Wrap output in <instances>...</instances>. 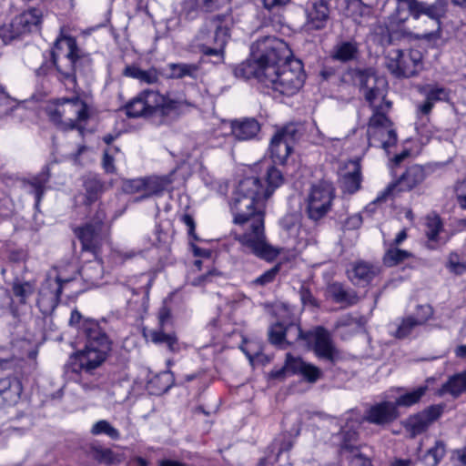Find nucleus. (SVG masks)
Wrapping results in <instances>:
<instances>
[{
  "label": "nucleus",
  "mask_w": 466,
  "mask_h": 466,
  "mask_svg": "<svg viewBox=\"0 0 466 466\" xmlns=\"http://www.w3.org/2000/svg\"><path fill=\"white\" fill-rule=\"evenodd\" d=\"M252 57L239 64L235 76L257 78L265 86L282 95L292 96L303 86L302 63L291 58L288 44L275 36L258 39L251 46Z\"/></svg>",
  "instance_id": "f257e3e1"
},
{
  "label": "nucleus",
  "mask_w": 466,
  "mask_h": 466,
  "mask_svg": "<svg viewBox=\"0 0 466 466\" xmlns=\"http://www.w3.org/2000/svg\"><path fill=\"white\" fill-rule=\"evenodd\" d=\"M271 195V190L263 189L258 177H250L239 181L229 203L233 222L239 228L233 232L235 239L252 254L267 260L279 254V249L267 242L264 229L263 209Z\"/></svg>",
  "instance_id": "f03ea898"
},
{
  "label": "nucleus",
  "mask_w": 466,
  "mask_h": 466,
  "mask_svg": "<svg viewBox=\"0 0 466 466\" xmlns=\"http://www.w3.org/2000/svg\"><path fill=\"white\" fill-rule=\"evenodd\" d=\"M350 75L372 111L367 128L369 144L387 151L398 140L393 123L388 116L392 106L386 99L388 83L384 77L376 75L372 68H354L350 71Z\"/></svg>",
  "instance_id": "7ed1b4c3"
},
{
  "label": "nucleus",
  "mask_w": 466,
  "mask_h": 466,
  "mask_svg": "<svg viewBox=\"0 0 466 466\" xmlns=\"http://www.w3.org/2000/svg\"><path fill=\"white\" fill-rule=\"evenodd\" d=\"M52 62L44 63L36 69L37 76H46L54 66L57 72V78L68 89L76 90L77 76H86L91 68V58L81 54L76 46V39L71 36L58 38L51 53Z\"/></svg>",
  "instance_id": "20e7f679"
},
{
  "label": "nucleus",
  "mask_w": 466,
  "mask_h": 466,
  "mask_svg": "<svg viewBox=\"0 0 466 466\" xmlns=\"http://www.w3.org/2000/svg\"><path fill=\"white\" fill-rule=\"evenodd\" d=\"M193 104L182 98H169L155 89H145L125 106L128 117H146L164 124L185 113Z\"/></svg>",
  "instance_id": "39448f33"
},
{
  "label": "nucleus",
  "mask_w": 466,
  "mask_h": 466,
  "mask_svg": "<svg viewBox=\"0 0 466 466\" xmlns=\"http://www.w3.org/2000/svg\"><path fill=\"white\" fill-rule=\"evenodd\" d=\"M80 329L86 341L85 349L78 353L77 360L80 369L91 373L106 361L112 350V340L96 320H85Z\"/></svg>",
  "instance_id": "423d86ee"
},
{
  "label": "nucleus",
  "mask_w": 466,
  "mask_h": 466,
  "mask_svg": "<svg viewBox=\"0 0 466 466\" xmlns=\"http://www.w3.org/2000/svg\"><path fill=\"white\" fill-rule=\"evenodd\" d=\"M232 17L228 14L216 15L207 20L197 35L200 52L215 59L213 63L224 61L225 46L229 38Z\"/></svg>",
  "instance_id": "0eeeda50"
},
{
  "label": "nucleus",
  "mask_w": 466,
  "mask_h": 466,
  "mask_svg": "<svg viewBox=\"0 0 466 466\" xmlns=\"http://www.w3.org/2000/svg\"><path fill=\"white\" fill-rule=\"evenodd\" d=\"M48 115L51 121L63 129L82 127L81 124L89 117L87 105L77 96L58 99Z\"/></svg>",
  "instance_id": "6e6552de"
},
{
  "label": "nucleus",
  "mask_w": 466,
  "mask_h": 466,
  "mask_svg": "<svg viewBox=\"0 0 466 466\" xmlns=\"http://www.w3.org/2000/svg\"><path fill=\"white\" fill-rule=\"evenodd\" d=\"M359 425V419H353L352 415H350L345 425L341 427V431L339 433L341 439V461L343 464L348 463V466H371L370 459L356 446L358 440L357 428Z\"/></svg>",
  "instance_id": "1a4fd4ad"
},
{
  "label": "nucleus",
  "mask_w": 466,
  "mask_h": 466,
  "mask_svg": "<svg viewBox=\"0 0 466 466\" xmlns=\"http://www.w3.org/2000/svg\"><path fill=\"white\" fill-rule=\"evenodd\" d=\"M407 8L414 19H419L421 15L430 19L431 30L416 34V38L431 43H435L441 38V18L445 14V6L441 2L429 4L414 0Z\"/></svg>",
  "instance_id": "9d476101"
},
{
  "label": "nucleus",
  "mask_w": 466,
  "mask_h": 466,
  "mask_svg": "<svg viewBox=\"0 0 466 466\" xmlns=\"http://www.w3.org/2000/svg\"><path fill=\"white\" fill-rule=\"evenodd\" d=\"M385 65L397 77H413L423 67L422 54L418 49H393L386 56Z\"/></svg>",
  "instance_id": "9b49d317"
},
{
  "label": "nucleus",
  "mask_w": 466,
  "mask_h": 466,
  "mask_svg": "<svg viewBox=\"0 0 466 466\" xmlns=\"http://www.w3.org/2000/svg\"><path fill=\"white\" fill-rule=\"evenodd\" d=\"M334 189L328 182L312 185L305 200L304 212L308 218L318 222L325 218L331 209Z\"/></svg>",
  "instance_id": "f8f14e48"
},
{
  "label": "nucleus",
  "mask_w": 466,
  "mask_h": 466,
  "mask_svg": "<svg viewBox=\"0 0 466 466\" xmlns=\"http://www.w3.org/2000/svg\"><path fill=\"white\" fill-rule=\"evenodd\" d=\"M42 12L31 8L11 19L8 23L0 18V37L5 43L23 35L37 32L42 23Z\"/></svg>",
  "instance_id": "ddd939ff"
},
{
  "label": "nucleus",
  "mask_w": 466,
  "mask_h": 466,
  "mask_svg": "<svg viewBox=\"0 0 466 466\" xmlns=\"http://www.w3.org/2000/svg\"><path fill=\"white\" fill-rule=\"evenodd\" d=\"M76 273V270L74 269L69 277H66L62 272H59L55 279L50 277L46 279L39 290L37 299V305L43 313L47 314L56 308L63 286L74 280Z\"/></svg>",
  "instance_id": "4468645a"
},
{
  "label": "nucleus",
  "mask_w": 466,
  "mask_h": 466,
  "mask_svg": "<svg viewBox=\"0 0 466 466\" xmlns=\"http://www.w3.org/2000/svg\"><path fill=\"white\" fill-rule=\"evenodd\" d=\"M300 136V127L297 124H288L279 129L272 137L270 143L273 162L284 164L293 149V145Z\"/></svg>",
  "instance_id": "2eb2a0df"
},
{
  "label": "nucleus",
  "mask_w": 466,
  "mask_h": 466,
  "mask_svg": "<svg viewBox=\"0 0 466 466\" xmlns=\"http://www.w3.org/2000/svg\"><path fill=\"white\" fill-rule=\"evenodd\" d=\"M426 172L422 166L412 165L409 167L400 177L389 184L374 200V203H381L398 192L410 191L424 181Z\"/></svg>",
  "instance_id": "dca6fc26"
},
{
  "label": "nucleus",
  "mask_w": 466,
  "mask_h": 466,
  "mask_svg": "<svg viewBox=\"0 0 466 466\" xmlns=\"http://www.w3.org/2000/svg\"><path fill=\"white\" fill-rule=\"evenodd\" d=\"M433 314L432 308L430 305H420L417 308L415 313L402 318L395 324L396 330L392 335L397 339H405L420 326L424 325Z\"/></svg>",
  "instance_id": "f3484780"
},
{
  "label": "nucleus",
  "mask_w": 466,
  "mask_h": 466,
  "mask_svg": "<svg viewBox=\"0 0 466 466\" xmlns=\"http://www.w3.org/2000/svg\"><path fill=\"white\" fill-rule=\"evenodd\" d=\"M417 90L424 96V101L418 106V112L424 116L431 112L437 102L445 101L449 97V91L438 84L420 85Z\"/></svg>",
  "instance_id": "a211bd4d"
},
{
  "label": "nucleus",
  "mask_w": 466,
  "mask_h": 466,
  "mask_svg": "<svg viewBox=\"0 0 466 466\" xmlns=\"http://www.w3.org/2000/svg\"><path fill=\"white\" fill-rule=\"evenodd\" d=\"M443 408L433 405L425 410L409 418L407 426L413 436L424 432L429 426L440 418Z\"/></svg>",
  "instance_id": "6ab92c4d"
},
{
  "label": "nucleus",
  "mask_w": 466,
  "mask_h": 466,
  "mask_svg": "<svg viewBox=\"0 0 466 466\" xmlns=\"http://www.w3.org/2000/svg\"><path fill=\"white\" fill-rule=\"evenodd\" d=\"M399 416L396 404L391 401H382L371 406L364 419L373 424L385 425L395 420Z\"/></svg>",
  "instance_id": "aec40b11"
},
{
  "label": "nucleus",
  "mask_w": 466,
  "mask_h": 466,
  "mask_svg": "<svg viewBox=\"0 0 466 466\" xmlns=\"http://www.w3.org/2000/svg\"><path fill=\"white\" fill-rule=\"evenodd\" d=\"M309 336L314 340V350L319 358L334 361L338 356L330 334L323 328L319 327Z\"/></svg>",
  "instance_id": "412c9836"
},
{
  "label": "nucleus",
  "mask_w": 466,
  "mask_h": 466,
  "mask_svg": "<svg viewBox=\"0 0 466 466\" xmlns=\"http://www.w3.org/2000/svg\"><path fill=\"white\" fill-rule=\"evenodd\" d=\"M329 17V9L324 0H315L307 10L305 28L308 31L323 29Z\"/></svg>",
  "instance_id": "4be33fe9"
},
{
  "label": "nucleus",
  "mask_w": 466,
  "mask_h": 466,
  "mask_svg": "<svg viewBox=\"0 0 466 466\" xmlns=\"http://www.w3.org/2000/svg\"><path fill=\"white\" fill-rule=\"evenodd\" d=\"M101 223H87L85 226L76 229V235L82 243L84 251H90L96 256L100 245L99 232L101 230Z\"/></svg>",
  "instance_id": "5701e85b"
},
{
  "label": "nucleus",
  "mask_w": 466,
  "mask_h": 466,
  "mask_svg": "<svg viewBox=\"0 0 466 466\" xmlns=\"http://www.w3.org/2000/svg\"><path fill=\"white\" fill-rule=\"evenodd\" d=\"M380 273V268L365 261L351 264L348 270L350 280L358 286H366Z\"/></svg>",
  "instance_id": "b1692460"
},
{
  "label": "nucleus",
  "mask_w": 466,
  "mask_h": 466,
  "mask_svg": "<svg viewBox=\"0 0 466 466\" xmlns=\"http://www.w3.org/2000/svg\"><path fill=\"white\" fill-rule=\"evenodd\" d=\"M230 127L231 134L239 141L254 139L260 131V124L253 117L232 120Z\"/></svg>",
  "instance_id": "393cba45"
},
{
  "label": "nucleus",
  "mask_w": 466,
  "mask_h": 466,
  "mask_svg": "<svg viewBox=\"0 0 466 466\" xmlns=\"http://www.w3.org/2000/svg\"><path fill=\"white\" fill-rule=\"evenodd\" d=\"M359 53V44L355 40H339L334 45L330 57L333 60L347 63L356 60Z\"/></svg>",
  "instance_id": "a878e982"
},
{
  "label": "nucleus",
  "mask_w": 466,
  "mask_h": 466,
  "mask_svg": "<svg viewBox=\"0 0 466 466\" xmlns=\"http://www.w3.org/2000/svg\"><path fill=\"white\" fill-rule=\"evenodd\" d=\"M22 392L20 380L15 377H6L0 380V397L6 405L16 403Z\"/></svg>",
  "instance_id": "bb28decb"
},
{
  "label": "nucleus",
  "mask_w": 466,
  "mask_h": 466,
  "mask_svg": "<svg viewBox=\"0 0 466 466\" xmlns=\"http://www.w3.org/2000/svg\"><path fill=\"white\" fill-rule=\"evenodd\" d=\"M123 76L137 79L140 84L154 85L159 82V73L155 67L143 70L137 66H127L123 70Z\"/></svg>",
  "instance_id": "cd10ccee"
},
{
  "label": "nucleus",
  "mask_w": 466,
  "mask_h": 466,
  "mask_svg": "<svg viewBox=\"0 0 466 466\" xmlns=\"http://www.w3.org/2000/svg\"><path fill=\"white\" fill-rule=\"evenodd\" d=\"M349 166V171L341 176V187L343 191L353 194L360 187V164L359 160H352Z\"/></svg>",
  "instance_id": "c85d7f7f"
},
{
  "label": "nucleus",
  "mask_w": 466,
  "mask_h": 466,
  "mask_svg": "<svg viewBox=\"0 0 466 466\" xmlns=\"http://www.w3.org/2000/svg\"><path fill=\"white\" fill-rule=\"evenodd\" d=\"M145 193L138 198L145 199L153 196L161 195L172 183L170 176H151L144 177Z\"/></svg>",
  "instance_id": "c756f323"
},
{
  "label": "nucleus",
  "mask_w": 466,
  "mask_h": 466,
  "mask_svg": "<svg viewBox=\"0 0 466 466\" xmlns=\"http://www.w3.org/2000/svg\"><path fill=\"white\" fill-rule=\"evenodd\" d=\"M291 335L295 339L301 338L302 331L300 328L297 325H289L285 328L282 324L276 323L270 327L268 331L269 340L275 345L281 344L285 339Z\"/></svg>",
  "instance_id": "7c9ffc66"
},
{
  "label": "nucleus",
  "mask_w": 466,
  "mask_h": 466,
  "mask_svg": "<svg viewBox=\"0 0 466 466\" xmlns=\"http://www.w3.org/2000/svg\"><path fill=\"white\" fill-rule=\"evenodd\" d=\"M305 363L300 358H296L288 353L284 366L273 370L270 372V377L276 380H283L288 375L300 374Z\"/></svg>",
  "instance_id": "2f4dec72"
},
{
  "label": "nucleus",
  "mask_w": 466,
  "mask_h": 466,
  "mask_svg": "<svg viewBox=\"0 0 466 466\" xmlns=\"http://www.w3.org/2000/svg\"><path fill=\"white\" fill-rule=\"evenodd\" d=\"M466 391V370L457 373L449 378V380L439 390V395L445 393L451 394L453 398H458Z\"/></svg>",
  "instance_id": "473e14b6"
},
{
  "label": "nucleus",
  "mask_w": 466,
  "mask_h": 466,
  "mask_svg": "<svg viewBox=\"0 0 466 466\" xmlns=\"http://www.w3.org/2000/svg\"><path fill=\"white\" fill-rule=\"evenodd\" d=\"M85 204L89 206L96 202L105 191V183L96 177H90L84 181Z\"/></svg>",
  "instance_id": "72a5a7b5"
},
{
  "label": "nucleus",
  "mask_w": 466,
  "mask_h": 466,
  "mask_svg": "<svg viewBox=\"0 0 466 466\" xmlns=\"http://www.w3.org/2000/svg\"><path fill=\"white\" fill-rule=\"evenodd\" d=\"M82 278L91 285H97L104 276V268L101 260L95 259L85 264L78 272Z\"/></svg>",
  "instance_id": "f704fd0d"
},
{
  "label": "nucleus",
  "mask_w": 466,
  "mask_h": 466,
  "mask_svg": "<svg viewBox=\"0 0 466 466\" xmlns=\"http://www.w3.org/2000/svg\"><path fill=\"white\" fill-rule=\"evenodd\" d=\"M169 78L181 79L187 76L196 78L199 67L196 64L170 63L167 66Z\"/></svg>",
  "instance_id": "c9c22d12"
},
{
  "label": "nucleus",
  "mask_w": 466,
  "mask_h": 466,
  "mask_svg": "<svg viewBox=\"0 0 466 466\" xmlns=\"http://www.w3.org/2000/svg\"><path fill=\"white\" fill-rule=\"evenodd\" d=\"M174 384L173 374L170 371L161 372L153 377L148 382V389L153 394L167 392Z\"/></svg>",
  "instance_id": "e433bc0d"
},
{
  "label": "nucleus",
  "mask_w": 466,
  "mask_h": 466,
  "mask_svg": "<svg viewBox=\"0 0 466 466\" xmlns=\"http://www.w3.org/2000/svg\"><path fill=\"white\" fill-rule=\"evenodd\" d=\"M150 340L155 344H164L167 349L175 352L178 350L177 338L175 333H167L164 328L153 329L149 333Z\"/></svg>",
  "instance_id": "4c0bfd02"
},
{
  "label": "nucleus",
  "mask_w": 466,
  "mask_h": 466,
  "mask_svg": "<svg viewBox=\"0 0 466 466\" xmlns=\"http://www.w3.org/2000/svg\"><path fill=\"white\" fill-rule=\"evenodd\" d=\"M330 297L339 303H348L353 305L358 301L355 292H348L340 283H332L328 289Z\"/></svg>",
  "instance_id": "58836bf2"
},
{
  "label": "nucleus",
  "mask_w": 466,
  "mask_h": 466,
  "mask_svg": "<svg viewBox=\"0 0 466 466\" xmlns=\"http://www.w3.org/2000/svg\"><path fill=\"white\" fill-rule=\"evenodd\" d=\"M445 444L441 441H437L435 445L429 449L421 458V462L425 466H436L445 455Z\"/></svg>",
  "instance_id": "ea45409f"
},
{
  "label": "nucleus",
  "mask_w": 466,
  "mask_h": 466,
  "mask_svg": "<svg viewBox=\"0 0 466 466\" xmlns=\"http://www.w3.org/2000/svg\"><path fill=\"white\" fill-rule=\"evenodd\" d=\"M48 179L49 173L46 168L28 181V184L31 186L33 193L35 194L36 207L39 205L45 193L46 184L48 182Z\"/></svg>",
  "instance_id": "a19ab883"
},
{
  "label": "nucleus",
  "mask_w": 466,
  "mask_h": 466,
  "mask_svg": "<svg viewBox=\"0 0 466 466\" xmlns=\"http://www.w3.org/2000/svg\"><path fill=\"white\" fill-rule=\"evenodd\" d=\"M411 257L412 254L410 252L397 248L395 246H390L383 256V263L387 267H394Z\"/></svg>",
  "instance_id": "79ce46f5"
},
{
  "label": "nucleus",
  "mask_w": 466,
  "mask_h": 466,
  "mask_svg": "<svg viewBox=\"0 0 466 466\" xmlns=\"http://www.w3.org/2000/svg\"><path fill=\"white\" fill-rule=\"evenodd\" d=\"M90 433L97 436L105 434L111 440L116 441L120 439V432L116 429L109 421L106 420H100L96 421L91 428Z\"/></svg>",
  "instance_id": "37998d69"
},
{
  "label": "nucleus",
  "mask_w": 466,
  "mask_h": 466,
  "mask_svg": "<svg viewBox=\"0 0 466 466\" xmlns=\"http://www.w3.org/2000/svg\"><path fill=\"white\" fill-rule=\"evenodd\" d=\"M427 390V386H420L410 392L400 395L394 402V404H396V408L398 406L410 407L416 404L426 393Z\"/></svg>",
  "instance_id": "c03bdc74"
},
{
  "label": "nucleus",
  "mask_w": 466,
  "mask_h": 466,
  "mask_svg": "<svg viewBox=\"0 0 466 466\" xmlns=\"http://www.w3.org/2000/svg\"><path fill=\"white\" fill-rule=\"evenodd\" d=\"M87 453L99 463L110 464L114 461V452L108 448L91 445Z\"/></svg>",
  "instance_id": "a18cd8bd"
},
{
  "label": "nucleus",
  "mask_w": 466,
  "mask_h": 466,
  "mask_svg": "<svg viewBox=\"0 0 466 466\" xmlns=\"http://www.w3.org/2000/svg\"><path fill=\"white\" fill-rule=\"evenodd\" d=\"M13 291L15 297L19 298L20 302L25 303L26 299L35 291V283L25 281L23 283L15 282Z\"/></svg>",
  "instance_id": "49530a36"
},
{
  "label": "nucleus",
  "mask_w": 466,
  "mask_h": 466,
  "mask_svg": "<svg viewBox=\"0 0 466 466\" xmlns=\"http://www.w3.org/2000/svg\"><path fill=\"white\" fill-rule=\"evenodd\" d=\"M442 228L441 218L437 216H429L426 219V236L431 241L437 239L438 234Z\"/></svg>",
  "instance_id": "de8ad7c7"
},
{
  "label": "nucleus",
  "mask_w": 466,
  "mask_h": 466,
  "mask_svg": "<svg viewBox=\"0 0 466 466\" xmlns=\"http://www.w3.org/2000/svg\"><path fill=\"white\" fill-rule=\"evenodd\" d=\"M122 189L127 194L145 193L144 177L125 179L122 182Z\"/></svg>",
  "instance_id": "09e8293b"
},
{
  "label": "nucleus",
  "mask_w": 466,
  "mask_h": 466,
  "mask_svg": "<svg viewBox=\"0 0 466 466\" xmlns=\"http://www.w3.org/2000/svg\"><path fill=\"white\" fill-rule=\"evenodd\" d=\"M268 187L272 192L283 183V176L281 172L275 167H269L267 169Z\"/></svg>",
  "instance_id": "8fccbe9b"
},
{
  "label": "nucleus",
  "mask_w": 466,
  "mask_h": 466,
  "mask_svg": "<svg viewBox=\"0 0 466 466\" xmlns=\"http://www.w3.org/2000/svg\"><path fill=\"white\" fill-rule=\"evenodd\" d=\"M300 375H302L308 382L314 383L321 377L322 372L318 367L305 363Z\"/></svg>",
  "instance_id": "3c124183"
},
{
  "label": "nucleus",
  "mask_w": 466,
  "mask_h": 466,
  "mask_svg": "<svg viewBox=\"0 0 466 466\" xmlns=\"http://www.w3.org/2000/svg\"><path fill=\"white\" fill-rule=\"evenodd\" d=\"M447 267L450 269V271L457 275H461L464 272H466V263L460 259L458 254L450 255Z\"/></svg>",
  "instance_id": "603ef678"
},
{
  "label": "nucleus",
  "mask_w": 466,
  "mask_h": 466,
  "mask_svg": "<svg viewBox=\"0 0 466 466\" xmlns=\"http://www.w3.org/2000/svg\"><path fill=\"white\" fill-rule=\"evenodd\" d=\"M279 266H275V267L271 268L270 269L265 271L262 275H260L257 279H255L253 283L256 285H259V286H265L268 283H271L275 279L277 274L279 273Z\"/></svg>",
  "instance_id": "864d4df0"
},
{
  "label": "nucleus",
  "mask_w": 466,
  "mask_h": 466,
  "mask_svg": "<svg viewBox=\"0 0 466 466\" xmlns=\"http://www.w3.org/2000/svg\"><path fill=\"white\" fill-rule=\"evenodd\" d=\"M455 196L459 207L466 210V177L457 182L455 186Z\"/></svg>",
  "instance_id": "5fc2aeb1"
},
{
  "label": "nucleus",
  "mask_w": 466,
  "mask_h": 466,
  "mask_svg": "<svg viewBox=\"0 0 466 466\" xmlns=\"http://www.w3.org/2000/svg\"><path fill=\"white\" fill-rule=\"evenodd\" d=\"M15 101L5 91V88L0 85V108L2 112L6 114L14 107Z\"/></svg>",
  "instance_id": "6e6d98bb"
},
{
  "label": "nucleus",
  "mask_w": 466,
  "mask_h": 466,
  "mask_svg": "<svg viewBox=\"0 0 466 466\" xmlns=\"http://www.w3.org/2000/svg\"><path fill=\"white\" fill-rule=\"evenodd\" d=\"M114 162L115 159L114 156L111 154V149H106L103 155L102 167L106 173L113 174L116 172Z\"/></svg>",
  "instance_id": "4d7b16f0"
},
{
  "label": "nucleus",
  "mask_w": 466,
  "mask_h": 466,
  "mask_svg": "<svg viewBox=\"0 0 466 466\" xmlns=\"http://www.w3.org/2000/svg\"><path fill=\"white\" fill-rule=\"evenodd\" d=\"M223 0H197V5L205 12H212L219 7Z\"/></svg>",
  "instance_id": "13d9d810"
},
{
  "label": "nucleus",
  "mask_w": 466,
  "mask_h": 466,
  "mask_svg": "<svg viewBox=\"0 0 466 466\" xmlns=\"http://www.w3.org/2000/svg\"><path fill=\"white\" fill-rule=\"evenodd\" d=\"M402 6H404V5H399L398 8H397V11H396V14L391 16V19H390V25L391 26H393V25H396L399 26V25L404 24L407 21L410 13H402L401 10H400Z\"/></svg>",
  "instance_id": "bf43d9fd"
},
{
  "label": "nucleus",
  "mask_w": 466,
  "mask_h": 466,
  "mask_svg": "<svg viewBox=\"0 0 466 466\" xmlns=\"http://www.w3.org/2000/svg\"><path fill=\"white\" fill-rule=\"evenodd\" d=\"M170 319H171L170 309L166 306L161 307L158 311L159 328H164L165 325L170 320Z\"/></svg>",
  "instance_id": "052dcab7"
},
{
  "label": "nucleus",
  "mask_w": 466,
  "mask_h": 466,
  "mask_svg": "<svg viewBox=\"0 0 466 466\" xmlns=\"http://www.w3.org/2000/svg\"><path fill=\"white\" fill-rule=\"evenodd\" d=\"M299 296H300V299L304 305H306V304L313 305V306L316 305L315 299H314L310 290L309 289H307L306 287L302 286L300 288Z\"/></svg>",
  "instance_id": "680f3d73"
},
{
  "label": "nucleus",
  "mask_w": 466,
  "mask_h": 466,
  "mask_svg": "<svg viewBox=\"0 0 466 466\" xmlns=\"http://www.w3.org/2000/svg\"><path fill=\"white\" fill-rule=\"evenodd\" d=\"M362 218L360 214H355L345 222V226L348 229H355L361 226Z\"/></svg>",
  "instance_id": "e2e57ef3"
},
{
  "label": "nucleus",
  "mask_w": 466,
  "mask_h": 466,
  "mask_svg": "<svg viewBox=\"0 0 466 466\" xmlns=\"http://www.w3.org/2000/svg\"><path fill=\"white\" fill-rule=\"evenodd\" d=\"M281 226L288 232L296 231L298 229V224L295 222L293 216H287L281 220Z\"/></svg>",
  "instance_id": "0e129e2a"
},
{
  "label": "nucleus",
  "mask_w": 466,
  "mask_h": 466,
  "mask_svg": "<svg viewBox=\"0 0 466 466\" xmlns=\"http://www.w3.org/2000/svg\"><path fill=\"white\" fill-rule=\"evenodd\" d=\"M181 220L187 227L188 234L191 237H193L194 238H197V237L195 235L196 224H195V221H194L193 218L190 215H188V214H184L182 216V218H181Z\"/></svg>",
  "instance_id": "69168bd1"
},
{
  "label": "nucleus",
  "mask_w": 466,
  "mask_h": 466,
  "mask_svg": "<svg viewBox=\"0 0 466 466\" xmlns=\"http://www.w3.org/2000/svg\"><path fill=\"white\" fill-rule=\"evenodd\" d=\"M264 6L267 9H273L277 6H282L285 5L289 2V0H264Z\"/></svg>",
  "instance_id": "338daca9"
},
{
  "label": "nucleus",
  "mask_w": 466,
  "mask_h": 466,
  "mask_svg": "<svg viewBox=\"0 0 466 466\" xmlns=\"http://www.w3.org/2000/svg\"><path fill=\"white\" fill-rule=\"evenodd\" d=\"M406 238H407L406 229H402L401 231H400L397 234L396 238H394V240L390 246L397 247V246L400 245Z\"/></svg>",
  "instance_id": "774afa93"
}]
</instances>
